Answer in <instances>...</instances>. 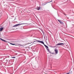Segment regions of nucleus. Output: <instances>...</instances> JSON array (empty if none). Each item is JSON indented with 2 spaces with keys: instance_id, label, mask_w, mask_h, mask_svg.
Instances as JSON below:
<instances>
[{
  "instance_id": "f257e3e1",
  "label": "nucleus",
  "mask_w": 74,
  "mask_h": 74,
  "mask_svg": "<svg viewBox=\"0 0 74 74\" xmlns=\"http://www.w3.org/2000/svg\"><path fill=\"white\" fill-rule=\"evenodd\" d=\"M34 40H36V41H38L37 42H40V43H41L42 44H44V42L42 41H39L38 40H37L36 39H34Z\"/></svg>"
},
{
  "instance_id": "f03ea898",
  "label": "nucleus",
  "mask_w": 74,
  "mask_h": 74,
  "mask_svg": "<svg viewBox=\"0 0 74 74\" xmlns=\"http://www.w3.org/2000/svg\"><path fill=\"white\" fill-rule=\"evenodd\" d=\"M58 22H60V24H62V25H63V24H64L63 22H62V21H61L60 20H58Z\"/></svg>"
},
{
  "instance_id": "7ed1b4c3",
  "label": "nucleus",
  "mask_w": 74,
  "mask_h": 74,
  "mask_svg": "<svg viewBox=\"0 0 74 74\" xmlns=\"http://www.w3.org/2000/svg\"><path fill=\"white\" fill-rule=\"evenodd\" d=\"M64 45V43H58L56 45L57 46H58V45Z\"/></svg>"
},
{
  "instance_id": "20e7f679",
  "label": "nucleus",
  "mask_w": 74,
  "mask_h": 74,
  "mask_svg": "<svg viewBox=\"0 0 74 74\" xmlns=\"http://www.w3.org/2000/svg\"><path fill=\"white\" fill-rule=\"evenodd\" d=\"M55 53L56 54H58V49H55Z\"/></svg>"
},
{
  "instance_id": "39448f33",
  "label": "nucleus",
  "mask_w": 74,
  "mask_h": 74,
  "mask_svg": "<svg viewBox=\"0 0 74 74\" xmlns=\"http://www.w3.org/2000/svg\"><path fill=\"white\" fill-rule=\"evenodd\" d=\"M44 45V46L45 47V48H46V49H47L48 48V47L45 44H43Z\"/></svg>"
},
{
  "instance_id": "423d86ee",
  "label": "nucleus",
  "mask_w": 74,
  "mask_h": 74,
  "mask_svg": "<svg viewBox=\"0 0 74 74\" xmlns=\"http://www.w3.org/2000/svg\"><path fill=\"white\" fill-rule=\"evenodd\" d=\"M18 26H19V24H16L13 26V27H17Z\"/></svg>"
},
{
  "instance_id": "0eeeda50",
  "label": "nucleus",
  "mask_w": 74,
  "mask_h": 74,
  "mask_svg": "<svg viewBox=\"0 0 74 74\" xmlns=\"http://www.w3.org/2000/svg\"><path fill=\"white\" fill-rule=\"evenodd\" d=\"M36 9L37 10H40V7H37Z\"/></svg>"
},
{
  "instance_id": "6e6552de",
  "label": "nucleus",
  "mask_w": 74,
  "mask_h": 74,
  "mask_svg": "<svg viewBox=\"0 0 74 74\" xmlns=\"http://www.w3.org/2000/svg\"><path fill=\"white\" fill-rule=\"evenodd\" d=\"M0 40H2V41H4V42H7V41H6V40H4L3 39H2L1 38H0Z\"/></svg>"
},
{
  "instance_id": "1a4fd4ad",
  "label": "nucleus",
  "mask_w": 74,
  "mask_h": 74,
  "mask_svg": "<svg viewBox=\"0 0 74 74\" xmlns=\"http://www.w3.org/2000/svg\"><path fill=\"white\" fill-rule=\"evenodd\" d=\"M47 51H48L49 53H51V51H49V49L47 48Z\"/></svg>"
},
{
  "instance_id": "9d476101",
  "label": "nucleus",
  "mask_w": 74,
  "mask_h": 74,
  "mask_svg": "<svg viewBox=\"0 0 74 74\" xmlns=\"http://www.w3.org/2000/svg\"><path fill=\"white\" fill-rule=\"evenodd\" d=\"M3 30V28L1 27L0 28V32L1 31H2Z\"/></svg>"
},
{
  "instance_id": "9b49d317",
  "label": "nucleus",
  "mask_w": 74,
  "mask_h": 74,
  "mask_svg": "<svg viewBox=\"0 0 74 74\" xmlns=\"http://www.w3.org/2000/svg\"><path fill=\"white\" fill-rule=\"evenodd\" d=\"M47 4V3H46L45 4L44 3H42V5H45V4Z\"/></svg>"
},
{
  "instance_id": "f8f14e48",
  "label": "nucleus",
  "mask_w": 74,
  "mask_h": 74,
  "mask_svg": "<svg viewBox=\"0 0 74 74\" xmlns=\"http://www.w3.org/2000/svg\"><path fill=\"white\" fill-rule=\"evenodd\" d=\"M72 72V71H71V72H69V73H65V74H71V73Z\"/></svg>"
},
{
  "instance_id": "ddd939ff",
  "label": "nucleus",
  "mask_w": 74,
  "mask_h": 74,
  "mask_svg": "<svg viewBox=\"0 0 74 74\" xmlns=\"http://www.w3.org/2000/svg\"><path fill=\"white\" fill-rule=\"evenodd\" d=\"M10 44H11V45H15V44L12 43H10Z\"/></svg>"
},
{
  "instance_id": "4468645a",
  "label": "nucleus",
  "mask_w": 74,
  "mask_h": 74,
  "mask_svg": "<svg viewBox=\"0 0 74 74\" xmlns=\"http://www.w3.org/2000/svg\"><path fill=\"white\" fill-rule=\"evenodd\" d=\"M25 23H23L21 24H19V25H25Z\"/></svg>"
},
{
  "instance_id": "2eb2a0df",
  "label": "nucleus",
  "mask_w": 74,
  "mask_h": 74,
  "mask_svg": "<svg viewBox=\"0 0 74 74\" xmlns=\"http://www.w3.org/2000/svg\"><path fill=\"white\" fill-rule=\"evenodd\" d=\"M19 46H21V47H23V45H21V44H19Z\"/></svg>"
},
{
  "instance_id": "dca6fc26",
  "label": "nucleus",
  "mask_w": 74,
  "mask_h": 74,
  "mask_svg": "<svg viewBox=\"0 0 74 74\" xmlns=\"http://www.w3.org/2000/svg\"><path fill=\"white\" fill-rule=\"evenodd\" d=\"M11 58H15V57H11Z\"/></svg>"
},
{
  "instance_id": "f3484780",
  "label": "nucleus",
  "mask_w": 74,
  "mask_h": 74,
  "mask_svg": "<svg viewBox=\"0 0 74 74\" xmlns=\"http://www.w3.org/2000/svg\"><path fill=\"white\" fill-rule=\"evenodd\" d=\"M51 53V54H54V53H51H51Z\"/></svg>"
},
{
  "instance_id": "a211bd4d",
  "label": "nucleus",
  "mask_w": 74,
  "mask_h": 74,
  "mask_svg": "<svg viewBox=\"0 0 74 74\" xmlns=\"http://www.w3.org/2000/svg\"><path fill=\"white\" fill-rule=\"evenodd\" d=\"M52 1H51L48 2V3H51V2H52Z\"/></svg>"
},
{
  "instance_id": "6ab92c4d",
  "label": "nucleus",
  "mask_w": 74,
  "mask_h": 74,
  "mask_svg": "<svg viewBox=\"0 0 74 74\" xmlns=\"http://www.w3.org/2000/svg\"><path fill=\"white\" fill-rule=\"evenodd\" d=\"M37 41H34V42H37Z\"/></svg>"
},
{
  "instance_id": "aec40b11",
  "label": "nucleus",
  "mask_w": 74,
  "mask_h": 74,
  "mask_svg": "<svg viewBox=\"0 0 74 74\" xmlns=\"http://www.w3.org/2000/svg\"><path fill=\"white\" fill-rule=\"evenodd\" d=\"M55 47H53V48H55Z\"/></svg>"
},
{
  "instance_id": "412c9836",
  "label": "nucleus",
  "mask_w": 74,
  "mask_h": 74,
  "mask_svg": "<svg viewBox=\"0 0 74 74\" xmlns=\"http://www.w3.org/2000/svg\"><path fill=\"white\" fill-rule=\"evenodd\" d=\"M14 20H15V19Z\"/></svg>"
},
{
  "instance_id": "4be33fe9",
  "label": "nucleus",
  "mask_w": 74,
  "mask_h": 74,
  "mask_svg": "<svg viewBox=\"0 0 74 74\" xmlns=\"http://www.w3.org/2000/svg\"><path fill=\"white\" fill-rule=\"evenodd\" d=\"M19 47H20V46H19Z\"/></svg>"
}]
</instances>
